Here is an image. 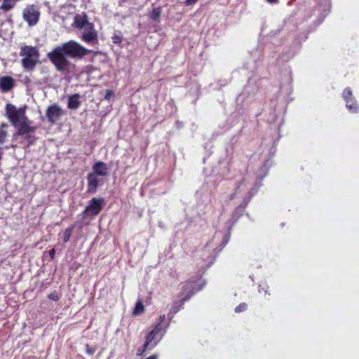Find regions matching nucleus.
<instances>
[{"label": "nucleus", "instance_id": "nucleus-1", "mask_svg": "<svg viewBox=\"0 0 359 359\" xmlns=\"http://www.w3.org/2000/svg\"><path fill=\"white\" fill-rule=\"evenodd\" d=\"M91 52L79 43L70 40L57 46L48 53V58L59 72L67 71L71 65L69 57L80 60Z\"/></svg>", "mask_w": 359, "mask_h": 359}, {"label": "nucleus", "instance_id": "nucleus-2", "mask_svg": "<svg viewBox=\"0 0 359 359\" xmlns=\"http://www.w3.org/2000/svg\"><path fill=\"white\" fill-rule=\"evenodd\" d=\"M20 55L22 57L21 64L23 69L32 72L39 59V53L36 47L24 46L21 48Z\"/></svg>", "mask_w": 359, "mask_h": 359}, {"label": "nucleus", "instance_id": "nucleus-3", "mask_svg": "<svg viewBox=\"0 0 359 359\" xmlns=\"http://www.w3.org/2000/svg\"><path fill=\"white\" fill-rule=\"evenodd\" d=\"M165 320V315L160 316L158 323L147 334L144 343L150 346L158 336H160L161 339L164 335L166 328L168 326V324H166L165 325H163Z\"/></svg>", "mask_w": 359, "mask_h": 359}, {"label": "nucleus", "instance_id": "nucleus-4", "mask_svg": "<svg viewBox=\"0 0 359 359\" xmlns=\"http://www.w3.org/2000/svg\"><path fill=\"white\" fill-rule=\"evenodd\" d=\"M5 109L6 115L13 126H17L22 120L27 117L25 114V108L17 109L13 104L8 103Z\"/></svg>", "mask_w": 359, "mask_h": 359}, {"label": "nucleus", "instance_id": "nucleus-5", "mask_svg": "<svg viewBox=\"0 0 359 359\" xmlns=\"http://www.w3.org/2000/svg\"><path fill=\"white\" fill-rule=\"evenodd\" d=\"M104 205V199L103 198L94 197L89 201L83 214L92 217L97 216L102 210Z\"/></svg>", "mask_w": 359, "mask_h": 359}, {"label": "nucleus", "instance_id": "nucleus-6", "mask_svg": "<svg viewBox=\"0 0 359 359\" xmlns=\"http://www.w3.org/2000/svg\"><path fill=\"white\" fill-rule=\"evenodd\" d=\"M64 112L60 106L54 103L48 107L46 115L48 118V122L54 125L63 116Z\"/></svg>", "mask_w": 359, "mask_h": 359}, {"label": "nucleus", "instance_id": "nucleus-7", "mask_svg": "<svg viewBox=\"0 0 359 359\" xmlns=\"http://www.w3.org/2000/svg\"><path fill=\"white\" fill-rule=\"evenodd\" d=\"M22 17L29 26H34L39 22L40 12L34 5H32L24 10Z\"/></svg>", "mask_w": 359, "mask_h": 359}, {"label": "nucleus", "instance_id": "nucleus-8", "mask_svg": "<svg viewBox=\"0 0 359 359\" xmlns=\"http://www.w3.org/2000/svg\"><path fill=\"white\" fill-rule=\"evenodd\" d=\"M31 124L32 121L28 118V117L25 118L24 120H22V121L19 123V125L14 126L17 129L14 135L26 136V138H27V135L34 133L36 129L35 126H33Z\"/></svg>", "mask_w": 359, "mask_h": 359}, {"label": "nucleus", "instance_id": "nucleus-9", "mask_svg": "<svg viewBox=\"0 0 359 359\" xmlns=\"http://www.w3.org/2000/svg\"><path fill=\"white\" fill-rule=\"evenodd\" d=\"M15 86V80L10 76H4L0 78V89L2 93L10 91Z\"/></svg>", "mask_w": 359, "mask_h": 359}, {"label": "nucleus", "instance_id": "nucleus-10", "mask_svg": "<svg viewBox=\"0 0 359 359\" xmlns=\"http://www.w3.org/2000/svg\"><path fill=\"white\" fill-rule=\"evenodd\" d=\"M88 187L87 192L88 194H95L97 190L99 185V180L95 174L89 173L87 176Z\"/></svg>", "mask_w": 359, "mask_h": 359}, {"label": "nucleus", "instance_id": "nucleus-11", "mask_svg": "<svg viewBox=\"0 0 359 359\" xmlns=\"http://www.w3.org/2000/svg\"><path fill=\"white\" fill-rule=\"evenodd\" d=\"M109 169L105 163L97 161L93 165V174L96 176L105 177L108 175Z\"/></svg>", "mask_w": 359, "mask_h": 359}, {"label": "nucleus", "instance_id": "nucleus-12", "mask_svg": "<svg viewBox=\"0 0 359 359\" xmlns=\"http://www.w3.org/2000/svg\"><path fill=\"white\" fill-rule=\"evenodd\" d=\"M81 105L80 95L78 93L70 95L68 98L67 107L70 109H77Z\"/></svg>", "mask_w": 359, "mask_h": 359}, {"label": "nucleus", "instance_id": "nucleus-13", "mask_svg": "<svg viewBox=\"0 0 359 359\" xmlns=\"http://www.w3.org/2000/svg\"><path fill=\"white\" fill-rule=\"evenodd\" d=\"M97 37V32L93 28L89 31L83 32L82 34V40L88 43L96 41Z\"/></svg>", "mask_w": 359, "mask_h": 359}, {"label": "nucleus", "instance_id": "nucleus-14", "mask_svg": "<svg viewBox=\"0 0 359 359\" xmlns=\"http://www.w3.org/2000/svg\"><path fill=\"white\" fill-rule=\"evenodd\" d=\"M346 107L351 113H358L359 111V105L354 98L346 102Z\"/></svg>", "mask_w": 359, "mask_h": 359}, {"label": "nucleus", "instance_id": "nucleus-15", "mask_svg": "<svg viewBox=\"0 0 359 359\" xmlns=\"http://www.w3.org/2000/svg\"><path fill=\"white\" fill-rule=\"evenodd\" d=\"M144 312V306L141 299H138L135 304V306L133 309V314L134 316H138Z\"/></svg>", "mask_w": 359, "mask_h": 359}, {"label": "nucleus", "instance_id": "nucleus-16", "mask_svg": "<svg viewBox=\"0 0 359 359\" xmlns=\"http://www.w3.org/2000/svg\"><path fill=\"white\" fill-rule=\"evenodd\" d=\"M16 1L13 0H4L1 6H0V9L6 12L13 9L15 5Z\"/></svg>", "mask_w": 359, "mask_h": 359}, {"label": "nucleus", "instance_id": "nucleus-17", "mask_svg": "<svg viewBox=\"0 0 359 359\" xmlns=\"http://www.w3.org/2000/svg\"><path fill=\"white\" fill-rule=\"evenodd\" d=\"M74 226L72 225L71 226H69L68 228H67L62 233V238H63V241L65 243H67V242H69L72 235V232L74 231Z\"/></svg>", "mask_w": 359, "mask_h": 359}, {"label": "nucleus", "instance_id": "nucleus-18", "mask_svg": "<svg viewBox=\"0 0 359 359\" xmlns=\"http://www.w3.org/2000/svg\"><path fill=\"white\" fill-rule=\"evenodd\" d=\"M161 15V8L160 7L154 8L151 14L150 18L155 22H158Z\"/></svg>", "mask_w": 359, "mask_h": 359}, {"label": "nucleus", "instance_id": "nucleus-19", "mask_svg": "<svg viewBox=\"0 0 359 359\" xmlns=\"http://www.w3.org/2000/svg\"><path fill=\"white\" fill-rule=\"evenodd\" d=\"M342 97L345 102L348 100L353 99V93L351 88H346L342 93Z\"/></svg>", "mask_w": 359, "mask_h": 359}, {"label": "nucleus", "instance_id": "nucleus-20", "mask_svg": "<svg viewBox=\"0 0 359 359\" xmlns=\"http://www.w3.org/2000/svg\"><path fill=\"white\" fill-rule=\"evenodd\" d=\"M195 283L193 282V290H191L189 292V293L182 298V303L183 304L185 301L188 300L191 296H193L196 291L199 290L201 288H198L197 290L195 289Z\"/></svg>", "mask_w": 359, "mask_h": 359}, {"label": "nucleus", "instance_id": "nucleus-21", "mask_svg": "<svg viewBox=\"0 0 359 359\" xmlns=\"http://www.w3.org/2000/svg\"><path fill=\"white\" fill-rule=\"evenodd\" d=\"M248 309V304L245 302L241 303L235 308L236 313H241L246 311Z\"/></svg>", "mask_w": 359, "mask_h": 359}, {"label": "nucleus", "instance_id": "nucleus-22", "mask_svg": "<svg viewBox=\"0 0 359 359\" xmlns=\"http://www.w3.org/2000/svg\"><path fill=\"white\" fill-rule=\"evenodd\" d=\"M60 297H61V295L57 291H54L48 295V299H50L53 301H55V302L58 301L60 299Z\"/></svg>", "mask_w": 359, "mask_h": 359}, {"label": "nucleus", "instance_id": "nucleus-23", "mask_svg": "<svg viewBox=\"0 0 359 359\" xmlns=\"http://www.w3.org/2000/svg\"><path fill=\"white\" fill-rule=\"evenodd\" d=\"M149 347V345H147L146 343H144L143 344V346L141 347V348H139L137 350V353H136V355L137 356H141L142 355L144 354V353L147 350V348Z\"/></svg>", "mask_w": 359, "mask_h": 359}, {"label": "nucleus", "instance_id": "nucleus-24", "mask_svg": "<svg viewBox=\"0 0 359 359\" xmlns=\"http://www.w3.org/2000/svg\"><path fill=\"white\" fill-rule=\"evenodd\" d=\"M96 351V348L94 347L90 346L88 344L86 346V351L88 355H93Z\"/></svg>", "mask_w": 359, "mask_h": 359}, {"label": "nucleus", "instance_id": "nucleus-25", "mask_svg": "<svg viewBox=\"0 0 359 359\" xmlns=\"http://www.w3.org/2000/svg\"><path fill=\"white\" fill-rule=\"evenodd\" d=\"M7 132L5 130H0V144H3L6 141Z\"/></svg>", "mask_w": 359, "mask_h": 359}, {"label": "nucleus", "instance_id": "nucleus-26", "mask_svg": "<svg viewBox=\"0 0 359 359\" xmlns=\"http://www.w3.org/2000/svg\"><path fill=\"white\" fill-rule=\"evenodd\" d=\"M112 96H114V91L112 90H107L104 99L109 100Z\"/></svg>", "mask_w": 359, "mask_h": 359}, {"label": "nucleus", "instance_id": "nucleus-27", "mask_svg": "<svg viewBox=\"0 0 359 359\" xmlns=\"http://www.w3.org/2000/svg\"><path fill=\"white\" fill-rule=\"evenodd\" d=\"M49 256L51 258V259H53L55 257V250L54 248H52L49 250Z\"/></svg>", "mask_w": 359, "mask_h": 359}, {"label": "nucleus", "instance_id": "nucleus-28", "mask_svg": "<svg viewBox=\"0 0 359 359\" xmlns=\"http://www.w3.org/2000/svg\"><path fill=\"white\" fill-rule=\"evenodd\" d=\"M197 1L198 0H186L184 3L187 6H191L196 4Z\"/></svg>", "mask_w": 359, "mask_h": 359}, {"label": "nucleus", "instance_id": "nucleus-29", "mask_svg": "<svg viewBox=\"0 0 359 359\" xmlns=\"http://www.w3.org/2000/svg\"><path fill=\"white\" fill-rule=\"evenodd\" d=\"M23 83L25 84H28L31 82V80L29 76H25V78L22 80Z\"/></svg>", "mask_w": 359, "mask_h": 359}, {"label": "nucleus", "instance_id": "nucleus-30", "mask_svg": "<svg viewBox=\"0 0 359 359\" xmlns=\"http://www.w3.org/2000/svg\"><path fill=\"white\" fill-rule=\"evenodd\" d=\"M85 23H86V21L85 20H82L81 22H77V25H78V27L81 28V27H83Z\"/></svg>", "mask_w": 359, "mask_h": 359}, {"label": "nucleus", "instance_id": "nucleus-31", "mask_svg": "<svg viewBox=\"0 0 359 359\" xmlns=\"http://www.w3.org/2000/svg\"><path fill=\"white\" fill-rule=\"evenodd\" d=\"M269 3L275 4L278 1V0H266Z\"/></svg>", "mask_w": 359, "mask_h": 359}, {"label": "nucleus", "instance_id": "nucleus-32", "mask_svg": "<svg viewBox=\"0 0 359 359\" xmlns=\"http://www.w3.org/2000/svg\"><path fill=\"white\" fill-rule=\"evenodd\" d=\"M159 341H160V339H158L157 341L154 342L153 344H151V347L154 348L157 344V343Z\"/></svg>", "mask_w": 359, "mask_h": 359}, {"label": "nucleus", "instance_id": "nucleus-33", "mask_svg": "<svg viewBox=\"0 0 359 359\" xmlns=\"http://www.w3.org/2000/svg\"><path fill=\"white\" fill-rule=\"evenodd\" d=\"M159 341H160V339H158L157 341L154 342L153 344H151V347L154 348L157 344V343Z\"/></svg>", "mask_w": 359, "mask_h": 359}, {"label": "nucleus", "instance_id": "nucleus-34", "mask_svg": "<svg viewBox=\"0 0 359 359\" xmlns=\"http://www.w3.org/2000/svg\"><path fill=\"white\" fill-rule=\"evenodd\" d=\"M191 282H187L186 285H185V287L188 289L189 288V284H191Z\"/></svg>", "mask_w": 359, "mask_h": 359}, {"label": "nucleus", "instance_id": "nucleus-35", "mask_svg": "<svg viewBox=\"0 0 359 359\" xmlns=\"http://www.w3.org/2000/svg\"><path fill=\"white\" fill-rule=\"evenodd\" d=\"M1 127L4 128V127H7V124L4 123V124H2L1 125Z\"/></svg>", "mask_w": 359, "mask_h": 359}]
</instances>
